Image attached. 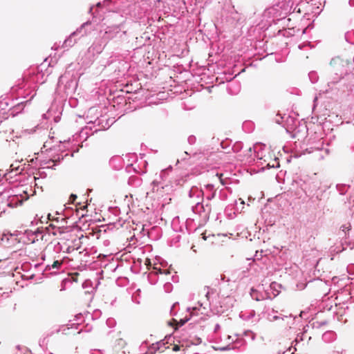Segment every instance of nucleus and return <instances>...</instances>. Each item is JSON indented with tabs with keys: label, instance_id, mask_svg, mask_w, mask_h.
<instances>
[{
	"label": "nucleus",
	"instance_id": "680f3d73",
	"mask_svg": "<svg viewBox=\"0 0 354 354\" xmlns=\"http://www.w3.org/2000/svg\"><path fill=\"white\" fill-rule=\"evenodd\" d=\"M93 6H91L90 8H89V13L92 14V12H93Z\"/></svg>",
	"mask_w": 354,
	"mask_h": 354
},
{
	"label": "nucleus",
	"instance_id": "f704fd0d",
	"mask_svg": "<svg viewBox=\"0 0 354 354\" xmlns=\"http://www.w3.org/2000/svg\"><path fill=\"white\" fill-rule=\"evenodd\" d=\"M304 333H298L297 335V337L293 342L294 343H295V346H296L298 344H299L301 342H302L304 340Z\"/></svg>",
	"mask_w": 354,
	"mask_h": 354
},
{
	"label": "nucleus",
	"instance_id": "c03bdc74",
	"mask_svg": "<svg viewBox=\"0 0 354 354\" xmlns=\"http://www.w3.org/2000/svg\"><path fill=\"white\" fill-rule=\"evenodd\" d=\"M111 0H104V1L102 3V2H98L97 4H96V6L97 8H100L102 7V5H108V3L109 2H111Z\"/></svg>",
	"mask_w": 354,
	"mask_h": 354
},
{
	"label": "nucleus",
	"instance_id": "1a4fd4ad",
	"mask_svg": "<svg viewBox=\"0 0 354 354\" xmlns=\"http://www.w3.org/2000/svg\"><path fill=\"white\" fill-rule=\"evenodd\" d=\"M158 276V279L162 281H167L168 277L170 275V272L168 270H162L160 268L153 266L149 274V280L151 283H156V279H153V277Z\"/></svg>",
	"mask_w": 354,
	"mask_h": 354
},
{
	"label": "nucleus",
	"instance_id": "5fc2aeb1",
	"mask_svg": "<svg viewBox=\"0 0 354 354\" xmlns=\"http://www.w3.org/2000/svg\"><path fill=\"white\" fill-rule=\"evenodd\" d=\"M171 281H172L173 282H177V281H178V277H177V276H174V275H173V276L171 277Z\"/></svg>",
	"mask_w": 354,
	"mask_h": 354
},
{
	"label": "nucleus",
	"instance_id": "a19ab883",
	"mask_svg": "<svg viewBox=\"0 0 354 354\" xmlns=\"http://www.w3.org/2000/svg\"><path fill=\"white\" fill-rule=\"evenodd\" d=\"M10 177H9V173L4 172L3 170H0V180L5 178L6 180H8Z\"/></svg>",
	"mask_w": 354,
	"mask_h": 354
},
{
	"label": "nucleus",
	"instance_id": "7c9ffc66",
	"mask_svg": "<svg viewBox=\"0 0 354 354\" xmlns=\"http://www.w3.org/2000/svg\"><path fill=\"white\" fill-rule=\"evenodd\" d=\"M323 147V142H319L316 144L315 147H311L310 148H307L306 151H308V153H313L315 150L319 151L322 150Z\"/></svg>",
	"mask_w": 354,
	"mask_h": 354
},
{
	"label": "nucleus",
	"instance_id": "c756f323",
	"mask_svg": "<svg viewBox=\"0 0 354 354\" xmlns=\"http://www.w3.org/2000/svg\"><path fill=\"white\" fill-rule=\"evenodd\" d=\"M62 265V263L59 261H55L52 265H47L45 268V271L51 270L52 269L58 270Z\"/></svg>",
	"mask_w": 354,
	"mask_h": 354
},
{
	"label": "nucleus",
	"instance_id": "0e129e2a",
	"mask_svg": "<svg viewBox=\"0 0 354 354\" xmlns=\"http://www.w3.org/2000/svg\"><path fill=\"white\" fill-rule=\"evenodd\" d=\"M223 145H224V142H221V145L222 148H225V147L223 146Z\"/></svg>",
	"mask_w": 354,
	"mask_h": 354
},
{
	"label": "nucleus",
	"instance_id": "bf43d9fd",
	"mask_svg": "<svg viewBox=\"0 0 354 354\" xmlns=\"http://www.w3.org/2000/svg\"><path fill=\"white\" fill-rule=\"evenodd\" d=\"M348 3L351 6H354V0H349Z\"/></svg>",
	"mask_w": 354,
	"mask_h": 354
},
{
	"label": "nucleus",
	"instance_id": "a878e982",
	"mask_svg": "<svg viewBox=\"0 0 354 354\" xmlns=\"http://www.w3.org/2000/svg\"><path fill=\"white\" fill-rule=\"evenodd\" d=\"M30 235L35 236L32 238L29 237V241H30L32 243L35 242V241H38L39 239H42V232L39 230V229L36 230L35 231H30Z\"/></svg>",
	"mask_w": 354,
	"mask_h": 354
},
{
	"label": "nucleus",
	"instance_id": "9d476101",
	"mask_svg": "<svg viewBox=\"0 0 354 354\" xmlns=\"http://www.w3.org/2000/svg\"><path fill=\"white\" fill-rule=\"evenodd\" d=\"M30 194L27 190H24L23 194H16L10 196L6 203V207H15L19 205H21L24 201H26L29 198Z\"/></svg>",
	"mask_w": 354,
	"mask_h": 354
},
{
	"label": "nucleus",
	"instance_id": "ddd939ff",
	"mask_svg": "<svg viewBox=\"0 0 354 354\" xmlns=\"http://www.w3.org/2000/svg\"><path fill=\"white\" fill-rule=\"evenodd\" d=\"M204 191L196 187H193L189 192V197L192 200L191 203L196 200H203Z\"/></svg>",
	"mask_w": 354,
	"mask_h": 354
},
{
	"label": "nucleus",
	"instance_id": "393cba45",
	"mask_svg": "<svg viewBox=\"0 0 354 354\" xmlns=\"http://www.w3.org/2000/svg\"><path fill=\"white\" fill-rule=\"evenodd\" d=\"M231 193L230 188L225 187L223 188L219 191L218 198L221 201H225L227 199L229 194Z\"/></svg>",
	"mask_w": 354,
	"mask_h": 354
},
{
	"label": "nucleus",
	"instance_id": "5701e85b",
	"mask_svg": "<svg viewBox=\"0 0 354 354\" xmlns=\"http://www.w3.org/2000/svg\"><path fill=\"white\" fill-rule=\"evenodd\" d=\"M276 313H277V312H275L274 310H272L271 312L267 313V315H266L267 319L269 322L279 321V324H281V322H282L283 315H276Z\"/></svg>",
	"mask_w": 354,
	"mask_h": 354
},
{
	"label": "nucleus",
	"instance_id": "2eb2a0df",
	"mask_svg": "<svg viewBox=\"0 0 354 354\" xmlns=\"http://www.w3.org/2000/svg\"><path fill=\"white\" fill-rule=\"evenodd\" d=\"M106 44H102L101 42H94L88 49V53L91 54L93 56L101 53L104 48Z\"/></svg>",
	"mask_w": 354,
	"mask_h": 354
},
{
	"label": "nucleus",
	"instance_id": "6ab92c4d",
	"mask_svg": "<svg viewBox=\"0 0 354 354\" xmlns=\"http://www.w3.org/2000/svg\"><path fill=\"white\" fill-rule=\"evenodd\" d=\"M241 86L237 82H231L227 84V92L231 95H236L240 91Z\"/></svg>",
	"mask_w": 354,
	"mask_h": 354
},
{
	"label": "nucleus",
	"instance_id": "de8ad7c7",
	"mask_svg": "<svg viewBox=\"0 0 354 354\" xmlns=\"http://www.w3.org/2000/svg\"><path fill=\"white\" fill-rule=\"evenodd\" d=\"M117 342H118V344L121 346H123L126 344L125 341L123 339H122V338L118 339L117 340Z\"/></svg>",
	"mask_w": 354,
	"mask_h": 354
},
{
	"label": "nucleus",
	"instance_id": "473e14b6",
	"mask_svg": "<svg viewBox=\"0 0 354 354\" xmlns=\"http://www.w3.org/2000/svg\"><path fill=\"white\" fill-rule=\"evenodd\" d=\"M128 183L129 185H134L138 186L140 185V178L136 176H131L129 178Z\"/></svg>",
	"mask_w": 354,
	"mask_h": 354
},
{
	"label": "nucleus",
	"instance_id": "052dcab7",
	"mask_svg": "<svg viewBox=\"0 0 354 354\" xmlns=\"http://www.w3.org/2000/svg\"><path fill=\"white\" fill-rule=\"evenodd\" d=\"M221 279L222 281H225V275H223V274H221Z\"/></svg>",
	"mask_w": 354,
	"mask_h": 354
},
{
	"label": "nucleus",
	"instance_id": "39448f33",
	"mask_svg": "<svg viewBox=\"0 0 354 354\" xmlns=\"http://www.w3.org/2000/svg\"><path fill=\"white\" fill-rule=\"evenodd\" d=\"M209 292H207L205 294V297H207V301L206 302H203V303L198 301V306H195L192 308V311L190 312V315L189 317L185 316L184 318L180 319L178 322V324H177L178 326L180 327V326H183L186 322H187L191 319L194 311L199 310V311H201V313L202 315H208L209 309L210 308V303L209 301Z\"/></svg>",
	"mask_w": 354,
	"mask_h": 354
},
{
	"label": "nucleus",
	"instance_id": "09e8293b",
	"mask_svg": "<svg viewBox=\"0 0 354 354\" xmlns=\"http://www.w3.org/2000/svg\"><path fill=\"white\" fill-rule=\"evenodd\" d=\"M77 198V196L75 194H72L71 196H70V201L72 202V203H74V201H75V199Z\"/></svg>",
	"mask_w": 354,
	"mask_h": 354
},
{
	"label": "nucleus",
	"instance_id": "f257e3e1",
	"mask_svg": "<svg viewBox=\"0 0 354 354\" xmlns=\"http://www.w3.org/2000/svg\"><path fill=\"white\" fill-rule=\"evenodd\" d=\"M348 62L339 57H335L330 60V65L328 68V86L332 87L348 74Z\"/></svg>",
	"mask_w": 354,
	"mask_h": 354
},
{
	"label": "nucleus",
	"instance_id": "a18cd8bd",
	"mask_svg": "<svg viewBox=\"0 0 354 354\" xmlns=\"http://www.w3.org/2000/svg\"><path fill=\"white\" fill-rule=\"evenodd\" d=\"M283 117L282 116H280V115H277V118H275V122L277 123V124H282L283 122Z\"/></svg>",
	"mask_w": 354,
	"mask_h": 354
},
{
	"label": "nucleus",
	"instance_id": "3c124183",
	"mask_svg": "<svg viewBox=\"0 0 354 354\" xmlns=\"http://www.w3.org/2000/svg\"><path fill=\"white\" fill-rule=\"evenodd\" d=\"M216 176L219 178L221 183L222 185H225L224 180L221 178V176H223V174H217Z\"/></svg>",
	"mask_w": 354,
	"mask_h": 354
},
{
	"label": "nucleus",
	"instance_id": "e433bc0d",
	"mask_svg": "<svg viewBox=\"0 0 354 354\" xmlns=\"http://www.w3.org/2000/svg\"><path fill=\"white\" fill-rule=\"evenodd\" d=\"M9 241V238L7 234H0V244H7Z\"/></svg>",
	"mask_w": 354,
	"mask_h": 354
},
{
	"label": "nucleus",
	"instance_id": "8fccbe9b",
	"mask_svg": "<svg viewBox=\"0 0 354 354\" xmlns=\"http://www.w3.org/2000/svg\"><path fill=\"white\" fill-rule=\"evenodd\" d=\"M184 156L181 158L182 160H186L188 158V157H189V154L188 153V152L187 151H185L184 152Z\"/></svg>",
	"mask_w": 354,
	"mask_h": 354
},
{
	"label": "nucleus",
	"instance_id": "20e7f679",
	"mask_svg": "<svg viewBox=\"0 0 354 354\" xmlns=\"http://www.w3.org/2000/svg\"><path fill=\"white\" fill-rule=\"evenodd\" d=\"M127 35V30L125 28L124 22H122L118 25H112L107 26L104 33L102 35V39L106 43L112 39L116 41H122Z\"/></svg>",
	"mask_w": 354,
	"mask_h": 354
},
{
	"label": "nucleus",
	"instance_id": "4d7b16f0",
	"mask_svg": "<svg viewBox=\"0 0 354 354\" xmlns=\"http://www.w3.org/2000/svg\"><path fill=\"white\" fill-rule=\"evenodd\" d=\"M220 329V325L218 324H216L214 327V331H217Z\"/></svg>",
	"mask_w": 354,
	"mask_h": 354
},
{
	"label": "nucleus",
	"instance_id": "603ef678",
	"mask_svg": "<svg viewBox=\"0 0 354 354\" xmlns=\"http://www.w3.org/2000/svg\"><path fill=\"white\" fill-rule=\"evenodd\" d=\"M178 305V303H175L173 304V306H171V315H174V313H173L174 308H176V306Z\"/></svg>",
	"mask_w": 354,
	"mask_h": 354
},
{
	"label": "nucleus",
	"instance_id": "37998d69",
	"mask_svg": "<svg viewBox=\"0 0 354 354\" xmlns=\"http://www.w3.org/2000/svg\"><path fill=\"white\" fill-rule=\"evenodd\" d=\"M262 258V251H261L260 253H259L258 251L256 252V254H254V258H253V261L254 262H257L259 260H261Z\"/></svg>",
	"mask_w": 354,
	"mask_h": 354
},
{
	"label": "nucleus",
	"instance_id": "58836bf2",
	"mask_svg": "<svg viewBox=\"0 0 354 354\" xmlns=\"http://www.w3.org/2000/svg\"><path fill=\"white\" fill-rule=\"evenodd\" d=\"M172 351L174 352H179L178 354H185V349L181 350V346L178 344L174 345Z\"/></svg>",
	"mask_w": 354,
	"mask_h": 354
},
{
	"label": "nucleus",
	"instance_id": "4c0bfd02",
	"mask_svg": "<svg viewBox=\"0 0 354 354\" xmlns=\"http://www.w3.org/2000/svg\"><path fill=\"white\" fill-rule=\"evenodd\" d=\"M163 288H164L165 291L166 292L169 293V292H171L173 286L169 281H166L165 283L164 284Z\"/></svg>",
	"mask_w": 354,
	"mask_h": 354
},
{
	"label": "nucleus",
	"instance_id": "a211bd4d",
	"mask_svg": "<svg viewBox=\"0 0 354 354\" xmlns=\"http://www.w3.org/2000/svg\"><path fill=\"white\" fill-rule=\"evenodd\" d=\"M63 158L64 155H58L57 158L53 157L47 161H44L41 165L44 168H53V167L55 165V162H59L61 160H63Z\"/></svg>",
	"mask_w": 354,
	"mask_h": 354
},
{
	"label": "nucleus",
	"instance_id": "cd10ccee",
	"mask_svg": "<svg viewBox=\"0 0 354 354\" xmlns=\"http://www.w3.org/2000/svg\"><path fill=\"white\" fill-rule=\"evenodd\" d=\"M172 170V167L169 166L167 168L162 169L160 173L159 177L162 179V180H166L167 176L170 171Z\"/></svg>",
	"mask_w": 354,
	"mask_h": 354
},
{
	"label": "nucleus",
	"instance_id": "49530a36",
	"mask_svg": "<svg viewBox=\"0 0 354 354\" xmlns=\"http://www.w3.org/2000/svg\"><path fill=\"white\" fill-rule=\"evenodd\" d=\"M281 286L278 284L277 282H272L270 284V288L272 289L276 290L277 287H280Z\"/></svg>",
	"mask_w": 354,
	"mask_h": 354
},
{
	"label": "nucleus",
	"instance_id": "c85d7f7f",
	"mask_svg": "<svg viewBox=\"0 0 354 354\" xmlns=\"http://www.w3.org/2000/svg\"><path fill=\"white\" fill-rule=\"evenodd\" d=\"M161 344V342H156L152 344L148 348L149 353L151 354L155 353L156 351H160V347L159 346V344Z\"/></svg>",
	"mask_w": 354,
	"mask_h": 354
},
{
	"label": "nucleus",
	"instance_id": "b1692460",
	"mask_svg": "<svg viewBox=\"0 0 354 354\" xmlns=\"http://www.w3.org/2000/svg\"><path fill=\"white\" fill-rule=\"evenodd\" d=\"M265 145L261 144H256L254 145V158H257L259 160H261L263 158V151Z\"/></svg>",
	"mask_w": 354,
	"mask_h": 354
},
{
	"label": "nucleus",
	"instance_id": "7ed1b4c3",
	"mask_svg": "<svg viewBox=\"0 0 354 354\" xmlns=\"http://www.w3.org/2000/svg\"><path fill=\"white\" fill-rule=\"evenodd\" d=\"M299 185L309 199H313L314 197L319 198L317 192L321 187V182L315 174L312 176H303L299 180Z\"/></svg>",
	"mask_w": 354,
	"mask_h": 354
},
{
	"label": "nucleus",
	"instance_id": "f03ea898",
	"mask_svg": "<svg viewBox=\"0 0 354 354\" xmlns=\"http://www.w3.org/2000/svg\"><path fill=\"white\" fill-rule=\"evenodd\" d=\"M77 87V77L74 71H67L59 78L57 92L63 93L66 96L75 93Z\"/></svg>",
	"mask_w": 354,
	"mask_h": 354
},
{
	"label": "nucleus",
	"instance_id": "4be33fe9",
	"mask_svg": "<svg viewBox=\"0 0 354 354\" xmlns=\"http://www.w3.org/2000/svg\"><path fill=\"white\" fill-rule=\"evenodd\" d=\"M205 188L206 192H209V194H207L206 198L209 201L216 196V189L214 188V185L213 184H207L205 186Z\"/></svg>",
	"mask_w": 354,
	"mask_h": 354
},
{
	"label": "nucleus",
	"instance_id": "dca6fc26",
	"mask_svg": "<svg viewBox=\"0 0 354 354\" xmlns=\"http://www.w3.org/2000/svg\"><path fill=\"white\" fill-rule=\"evenodd\" d=\"M348 247L346 246L344 239H342L339 243H335L330 247V251L331 254H338L342 252Z\"/></svg>",
	"mask_w": 354,
	"mask_h": 354
},
{
	"label": "nucleus",
	"instance_id": "aec40b11",
	"mask_svg": "<svg viewBox=\"0 0 354 354\" xmlns=\"http://www.w3.org/2000/svg\"><path fill=\"white\" fill-rule=\"evenodd\" d=\"M21 167L19 162L10 165V170L8 172L9 173V177L12 178L13 176L21 174V171L23 170V168H21Z\"/></svg>",
	"mask_w": 354,
	"mask_h": 354
},
{
	"label": "nucleus",
	"instance_id": "6e6552de",
	"mask_svg": "<svg viewBox=\"0 0 354 354\" xmlns=\"http://www.w3.org/2000/svg\"><path fill=\"white\" fill-rule=\"evenodd\" d=\"M203 201V200H196V201H193L192 209L194 214H198L205 219L209 218L211 207L208 204L204 205Z\"/></svg>",
	"mask_w": 354,
	"mask_h": 354
},
{
	"label": "nucleus",
	"instance_id": "9b49d317",
	"mask_svg": "<svg viewBox=\"0 0 354 354\" xmlns=\"http://www.w3.org/2000/svg\"><path fill=\"white\" fill-rule=\"evenodd\" d=\"M91 22L90 21H87L86 22L84 23L79 28H77L76 31L71 33V35L64 40L63 47L69 48L73 46L76 42V40L73 39V37L77 34H81V36L86 35V31H84L83 33H82V32L87 26L91 25Z\"/></svg>",
	"mask_w": 354,
	"mask_h": 354
},
{
	"label": "nucleus",
	"instance_id": "4468645a",
	"mask_svg": "<svg viewBox=\"0 0 354 354\" xmlns=\"http://www.w3.org/2000/svg\"><path fill=\"white\" fill-rule=\"evenodd\" d=\"M204 191L196 187H193L189 192V197L192 200L191 203L196 200H203Z\"/></svg>",
	"mask_w": 354,
	"mask_h": 354
},
{
	"label": "nucleus",
	"instance_id": "bb28decb",
	"mask_svg": "<svg viewBox=\"0 0 354 354\" xmlns=\"http://www.w3.org/2000/svg\"><path fill=\"white\" fill-rule=\"evenodd\" d=\"M173 337L169 335L168 337H166L164 339L159 341L158 342H161V344H159V346L160 347V352H163L165 348H168L169 347H166L165 345L169 343V341H173Z\"/></svg>",
	"mask_w": 354,
	"mask_h": 354
},
{
	"label": "nucleus",
	"instance_id": "13d9d810",
	"mask_svg": "<svg viewBox=\"0 0 354 354\" xmlns=\"http://www.w3.org/2000/svg\"><path fill=\"white\" fill-rule=\"evenodd\" d=\"M153 183L154 185H157L158 186L159 185H160V184H161V183H160V182H158L157 179H155V180L153 181Z\"/></svg>",
	"mask_w": 354,
	"mask_h": 354
},
{
	"label": "nucleus",
	"instance_id": "c9c22d12",
	"mask_svg": "<svg viewBox=\"0 0 354 354\" xmlns=\"http://www.w3.org/2000/svg\"><path fill=\"white\" fill-rule=\"evenodd\" d=\"M246 156H248V158H250L249 161L254 160V147H250L248 149V153Z\"/></svg>",
	"mask_w": 354,
	"mask_h": 354
},
{
	"label": "nucleus",
	"instance_id": "79ce46f5",
	"mask_svg": "<svg viewBox=\"0 0 354 354\" xmlns=\"http://www.w3.org/2000/svg\"><path fill=\"white\" fill-rule=\"evenodd\" d=\"M187 142L190 145H193L196 143V136H193V135H191L188 137L187 138Z\"/></svg>",
	"mask_w": 354,
	"mask_h": 354
},
{
	"label": "nucleus",
	"instance_id": "774afa93",
	"mask_svg": "<svg viewBox=\"0 0 354 354\" xmlns=\"http://www.w3.org/2000/svg\"><path fill=\"white\" fill-rule=\"evenodd\" d=\"M35 95V93H34L32 95V96L30 97V99H32V98L34 97V95Z\"/></svg>",
	"mask_w": 354,
	"mask_h": 354
},
{
	"label": "nucleus",
	"instance_id": "423d86ee",
	"mask_svg": "<svg viewBox=\"0 0 354 354\" xmlns=\"http://www.w3.org/2000/svg\"><path fill=\"white\" fill-rule=\"evenodd\" d=\"M339 235L344 239L346 246L351 250L354 249V226L348 223L341 226Z\"/></svg>",
	"mask_w": 354,
	"mask_h": 354
},
{
	"label": "nucleus",
	"instance_id": "0eeeda50",
	"mask_svg": "<svg viewBox=\"0 0 354 354\" xmlns=\"http://www.w3.org/2000/svg\"><path fill=\"white\" fill-rule=\"evenodd\" d=\"M115 120L113 118H108L106 115H100L97 117L94 121H89L88 124H92L94 130L93 132H97L109 129Z\"/></svg>",
	"mask_w": 354,
	"mask_h": 354
},
{
	"label": "nucleus",
	"instance_id": "412c9836",
	"mask_svg": "<svg viewBox=\"0 0 354 354\" xmlns=\"http://www.w3.org/2000/svg\"><path fill=\"white\" fill-rule=\"evenodd\" d=\"M255 311L254 310H249L245 311H241L240 313L239 317L245 321H250L253 322V319L255 317Z\"/></svg>",
	"mask_w": 354,
	"mask_h": 354
},
{
	"label": "nucleus",
	"instance_id": "72a5a7b5",
	"mask_svg": "<svg viewBox=\"0 0 354 354\" xmlns=\"http://www.w3.org/2000/svg\"><path fill=\"white\" fill-rule=\"evenodd\" d=\"M301 0H285V3L288 7L292 8L294 6H297Z\"/></svg>",
	"mask_w": 354,
	"mask_h": 354
},
{
	"label": "nucleus",
	"instance_id": "338daca9",
	"mask_svg": "<svg viewBox=\"0 0 354 354\" xmlns=\"http://www.w3.org/2000/svg\"><path fill=\"white\" fill-rule=\"evenodd\" d=\"M325 152H326V154H328V149H325Z\"/></svg>",
	"mask_w": 354,
	"mask_h": 354
},
{
	"label": "nucleus",
	"instance_id": "ea45409f",
	"mask_svg": "<svg viewBox=\"0 0 354 354\" xmlns=\"http://www.w3.org/2000/svg\"><path fill=\"white\" fill-rule=\"evenodd\" d=\"M251 297L253 299H256L257 301H260V300H262L263 299V297H259L257 295V292L256 290H254L253 289H252Z\"/></svg>",
	"mask_w": 354,
	"mask_h": 354
},
{
	"label": "nucleus",
	"instance_id": "e2e57ef3",
	"mask_svg": "<svg viewBox=\"0 0 354 354\" xmlns=\"http://www.w3.org/2000/svg\"><path fill=\"white\" fill-rule=\"evenodd\" d=\"M351 148L352 149L353 151H354V141L353 143L351 144Z\"/></svg>",
	"mask_w": 354,
	"mask_h": 354
},
{
	"label": "nucleus",
	"instance_id": "f3484780",
	"mask_svg": "<svg viewBox=\"0 0 354 354\" xmlns=\"http://www.w3.org/2000/svg\"><path fill=\"white\" fill-rule=\"evenodd\" d=\"M295 317L292 315L288 316L283 315L282 322H281V326L285 327L286 328H292V325L295 324Z\"/></svg>",
	"mask_w": 354,
	"mask_h": 354
},
{
	"label": "nucleus",
	"instance_id": "f8f14e48",
	"mask_svg": "<svg viewBox=\"0 0 354 354\" xmlns=\"http://www.w3.org/2000/svg\"><path fill=\"white\" fill-rule=\"evenodd\" d=\"M93 126L92 124H89V126L82 128L78 135H75V139L77 140L79 138L80 141L86 140L89 136L93 135L95 133L93 132Z\"/></svg>",
	"mask_w": 354,
	"mask_h": 354
},
{
	"label": "nucleus",
	"instance_id": "6e6d98bb",
	"mask_svg": "<svg viewBox=\"0 0 354 354\" xmlns=\"http://www.w3.org/2000/svg\"><path fill=\"white\" fill-rule=\"evenodd\" d=\"M26 233L27 234V236H28V239H29V237L32 238V237L35 236H31L30 235V231L27 230V231H26Z\"/></svg>",
	"mask_w": 354,
	"mask_h": 354
},
{
	"label": "nucleus",
	"instance_id": "69168bd1",
	"mask_svg": "<svg viewBox=\"0 0 354 354\" xmlns=\"http://www.w3.org/2000/svg\"><path fill=\"white\" fill-rule=\"evenodd\" d=\"M33 179H34V180H35V181H36V180L38 179V178H37V177L34 176V177H33Z\"/></svg>",
	"mask_w": 354,
	"mask_h": 354
},
{
	"label": "nucleus",
	"instance_id": "2f4dec72",
	"mask_svg": "<svg viewBox=\"0 0 354 354\" xmlns=\"http://www.w3.org/2000/svg\"><path fill=\"white\" fill-rule=\"evenodd\" d=\"M308 77L310 82L313 84L316 83L318 81V75L315 71H311L308 73Z\"/></svg>",
	"mask_w": 354,
	"mask_h": 354
},
{
	"label": "nucleus",
	"instance_id": "864d4df0",
	"mask_svg": "<svg viewBox=\"0 0 354 354\" xmlns=\"http://www.w3.org/2000/svg\"><path fill=\"white\" fill-rule=\"evenodd\" d=\"M333 333L331 332H326L323 335V339H326L328 335H332Z\"/></svg>",
	"mask_w": 354,
	"mask_h": 354
}]
</instances>
